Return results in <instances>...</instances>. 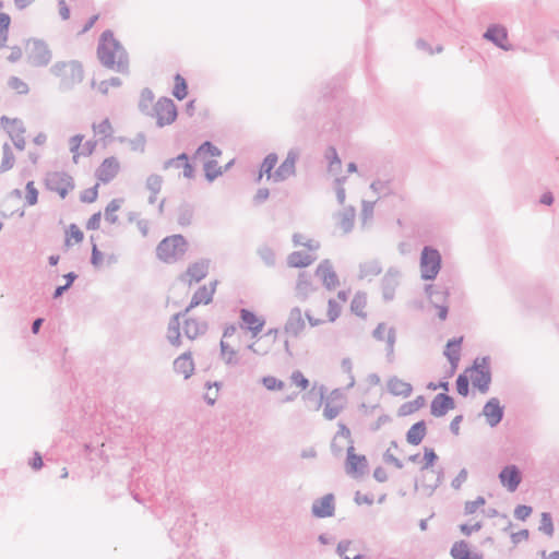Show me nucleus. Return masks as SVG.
<instances>
[{"mask_svg": "<svg viewBox=\"0 0 559 559\" xmlns=\"http://www.w3.org/2000/svg\"><path fill=\"white\" fill-rule=\"evenodd\" d=\"M240 326L251 334L255 341L251 344V349L259 355H267L275 348L278 342V330L269 329L260 335L265 326V319L257 312L248 309L239 311Z\"/></svg>", "mask_w": 559, "mask_h": 559, "instance_id": "1", "label": "nucleus"}, {"mask_svg": "<svg viewBox=\"0 0 559 559\" xmlns=\"http://www.w3.org/2000/svg\"><path fill=\"white\" fill-rule=\"evenodd\" d=\"M348 296V289H341L335 296L328 297L324 302L312 305L305 314L309 325L320 326V324L335 323L343 314Z\"/></svg>", "mask_w": 559, "mask_h": 559, "instance_id": "2", "label": "nucleus"}, {"mask_svg": "<svg viewBox=\"0 0 559 559\" xmlns=\"http://www.w3.org/2000/svg\"><path fill=\"white\" fill-rule=\"evenodd\" d=\"M98 60L108 69L124 73L128 71L129 59L126 49L111 31H105L97 48Z\"/></svg>", "mask_w": 559, "mask_h": 559, "instance_id": "3", "label": "nucleus"}, {"mask_svg": "<svg viewBox=\"0 0 559 559\" xmlns=\"http://www.w3.org/2000/svg\"><path fill=\"white\" fill-rule=\"evenodd\" d=\"M261 383L269 392H281L285 403L296 400L301 392L307 391L310 386V380L300 369L290 372L288 382L274 374H266L262 377Z\"/></svg>", "mask_w": 559, "mask_h": 559, "instance_id": "4", "label": "nucleus"}, {"mask_svg": "<svg viewBox=\"0 0 559 559\" xmlns=\"http://www.w3.org/2000/svg\"><path fill=\"white\" fill-rule=\"evenodd\" d=\"M469 382L480 393H487L491 383V370L487 358H477L473 366L465 368V370L457 377L456 389L457 393L462 396H467L469 392Z\"/></svg>", "mask_w": 559, "mask_h": 559, "instance_id": "5", "label": "nucleus"}, {"mask_svg": "<svg viewBox=\"0 0 559 559\" xmlns=\"http://www.w3.org/2000/svg\"><path fill=\"white\" fill-rule=\"evenodd\" d=\"M46 190L67 199L75 189V180L68 170H49L44 178Z\"/></svg>", "mask_w": 559, "mask_h": 559, "instance_id": "6", "label": "nucleus"}, {"mask_svg": "<svg viewBox=\"0 0 559 559\" xmlns=\"http://www.w3.org/2000/svg\"><path fill=\"white\" fill-rule=\"evenodd\" d=\"M188 250V242L181 235L164 238L156 247L157 258L165 263H174L181 259Z\"/></svg>", "mask_w": 559, "mask_h": 559, "instance_id": "7", "label": "nucleus"}, {"mask_svg": "<svg viewBox=\"0 0 559 559\" xmlns=\"http://www.w3.org/2000/svg\"><path fill=\"white\" fill-rule=\"evenodd\" d=\"M429 300V312L439 321L449 316V289L445 286L429 284L426 288Z\"/></svg>", "mask_w": 559, "mask_h": 559, "instance_id": "8", "label": "nucleus"}, {"mask_svg": "<svg viewBox=\"0 0 559 559\" xmlns=\"http://www.w3.org/2000/svg\"><path fill=\"white\" fill-rule=\"evenodd\" d=\"M0 128L9 136L11 143L20 152L26 148V126L21 118L9 117L3 115L0 117Z\"/></svg>", "mask_w": 559, "mask_h": 559, "instance_id": "9", "label": "nucleus"}, {"mask_svg": "<svg viewBox=\"0 0 559 559\" xmlns=\"http://www.w3.org/2000/svg\"><path fill=\"white\" fill-rule=\"evenodd\" d=\"M346 405V399L338 390L324 392L320 389V406L322 415L328 420H333L340 416Z\"/></svg>", "mask_w": 559, "mask_h": 559, "instance_id": "10", "label": "nucleus"}, {"mask_svg": "<svg viewBox=\"0 0 559 559\" xmlns=\"http://www.w3.org/2000/svg\"><path fill=\"white\" fill-rule=\"evenodd\" d=\"M51 73L66 86L80 83L83 80V67L79 61H61L51 67Z\"/></svg>", "mask_w": 559, "mask_h": 559, "instance_id": "11", "label": "nucleus"}, {"mask_svg": "<svg viewBox=\"0 0 559 559\" xmlns=\"http://www.w3.org/2000/svg\"><path fill=\"white\" fill-rule=\"evenodd\" d=\"M68 148L72 156V163L78 165L82 158L90 157L97 148V141L87 139L83 133H74L68 139Z\"/></svg>", "mask_w": 559, "mask_h": 559, "instance_id": "12", "label": "nucleus"}, {"mask_svg": "<svg viewBox=\"0 0 559 559\" xmlns=\"http://www.w3.org/2000/svg\"><path fill=\"white\" fill-rule=\"evenodd\" d=\"M441 267V255L437 249L426 247L421 251L420 272L426 281L435 280Z\"/></svg>", "mask_w": 559, "mask_h": 559, "instance_id": "13", "label": "nucleus"}, {"mask_svg": "<svg viewBox=\"0 0 559 559\" xmlns=\"http://www.w3.org/2000/svg\"><path fill=\"white\" fill-rule=\"evenodd\" d=\"M153 117L158 127L171 124L178 117L176 104L168 97H160L154 105Z\"/></svg>", "mask_w": 559, "mask_h": 559, "instance_id": "14", "label": "nucleus"}, {"mask_svg": "<svg viewBox=\"0 0 559 559\" xmlns=\"http://www.w3.org/2000/svg\"><path fill=\"white\" fill-rule=\"evenodd\" d=\"M314 276L326 290H335L341 285V277L330 260H323L317 265Z\"/></svg>", "mask_w": 559, "mask_h": 559, "instance_id": "15", "label": "nucleus"}, {"mask_svg": "<svg viewBox=\"0 0 559 559\" xmlns=\"http://www.w3.org/2000/svg\"><path fill=\"white\" fill-rule=\"evenodd\" d=\"M25 56L35 67L46 66L51 60V53L47 45L34 38L25 43Z\"/></svg>", "mask_w": 559, "mask_h": 559, "instance_id": "16", "label": "nucleus"}, {"mask_svg": "<svg viewBox=\"0 0 559 559\" xmlns=\"http://www.w3.org/2000/svg\"><path fill=\"white\" fill-rule=\"evenodd\" d=\"M368 469L366 456L358 453L353 444L347 447L345 471L350 477H361Z\"/></svg>", "mask_w": 559, "mask_h": 559, "instance_id": "17", "label": "nucleus"}, {"mask_svg": "<svg viewBox=\"0 0 559 559\" xmlns=\"http://www.w3.org/2000/svg\"><path fill=\"white\" fill-rule=\"evenodd\" d=\"M121 171V163L118 157L109 156L103 159L96 169L97 181L100 183H109L112 181Z\"/></svg>", "mask_w": 559, "mask_h": 559, "instance_id": "18", "label": "nucleus"}, {"mask_svg": "<svg viewBox=\"0 0 559 559\" xmlns=\"http://www.w3.org/2000/svg\"><path fill=\"white\" fill-rule=\"evenodd\" d=\"M209 273L207 263L204 261H197L187 267L186 272L181 275V282L186 287L191 289L203 281Z\"/></svg>", "mask_w": 559, "mask_h": 559, "instance_id": "19", "label": "nucleus"}, {"mask_svg": "<svg viewBox=\"0 0 559 559\" xmlns=\"http://www.w3.org/2000/svg\"><path fill=\"white\" fill-rule=\"evenodd\" d=\"M221 345L224 359L230 364L236 357L239 345L238 331L235 325L226 328Z\"/></svg>", "mask_w": 559, "mask_h": 559, "instance_id": "20", "label": "nucleus"}, {"mask_svg": "<svg viewBox=\"0 0 559 559\" xmlns=\"http://www.w3.org/2000/svg\"><path fill=\"white\" fill-rule=\"evenodd\" d=\"M217 281H212L207 284H202L199 288H197L192 295L189 307L186 309V312L200 305H207L212 302L213 296L217 289Z\"/></svg>", "mask_w": 559, "mask_h": 559, "instance_id": "21", "label": "nucleus"}, {"mask_svg": "<svg viewBox=\"0 0 559 559\" xmlns=\"http://www.w3.org/2000/svg\"><path fill=\"white\" fill-rule=\"evenodd\" d=\"M306 330V321L302 316L301 309L295 308L290 310L287 320L284 324V332L288 337H299Z\"/></svg>", "mask_w": 559, "mask_h": 559, "instance_id": "22", "label": "nucleus"}, {"mask_svg": "<svg viewBox=\"0 0 559 559\" xmlns=\"http://www.w3.org/2000/svg\"><path fill=\"white\" fill-rule=\"evenodd\" d=\"M499 479L501 485L510 492L516 490L521 483L522 475L515 465H507L500 473Z\"/></svg>", "mask_w": 559, "mask_h": 559, "instance_id": "23", "label": "nucleus"}, {"mask_svg": "<svg viewBox=\"0 0 559 559\" xmlns=\"http://www.w3.org/2000/svg\"><path fill=\"white\" fill-rule=\"evenodd\" d=\"M411 461L415 463L421 472H427L435 467L438 455L432 448L425 447L423 453L412 455Z\"/></svg>", "mask_w": 559, "mask_h": 559, "instance_id": "24", "label": "nucleus"}, {"mask_svg": "<svg viewBox=\"0 0 559 559\" xmlns=\"http://www.w3.org/2000/svg\"><path fill=\"white\" fill-rule=\"evenodd\" d=\"M450 555L453 559H484L483 552L475 550L465 540L455 542L451 548Z\"/></svg>", "mask_w": 559, "mask_h": 559, "instance_id": "25", "label": "nucleus"}, {"mask_svg": "<svg viewBox=\"0 0 559 559\" xmlns=\"http://www.w3.org/2000/svg\"><path fill=\"white\" fill-rule=\"evenodd\" d=\"M373 336L384 344L388 355L392 356L395 343V333L393 328L388 325L386 323H380L376 328Z\"/></svg>", "mask_w": 559, "mask_h": 559, "instance_id": "26", "label": "nucleus"}, {"mask_svg": "<svg viewBox=\"0 0 559 559\" xmlns=\"http://www.w3.org/2000/svg\"><path fill=\"white\" fill-rule=\"evenodd\" d=\"M334 512V496L331 493L323 496L321 499L317 500L312 506V513L319 519H324V516H333Z\"/></svg>", "mask_w": 559, "mask_h": 559, "instance_id": "27", "label": "nucleus"}, {"mask_svg": "<svg viewBox=\"0 0 559 559\" xmlns=\"http://www.w3.org/2000/svg\"><path fill=\"white\" fill-rule=\"evenodd\" d=\"M454 407V400L451 396L441 393L436 395L435 399L431 401L430 412L433 416L440 417L447 414L449 411L453 409Z\"/></svg>", "mask_w": 559, "mask_h": 559, "instance_id": "28", "label": "nucleus"}, {"mask_svg": "<svg viewBox=\"0 0 559 559\" xmlns=\"http://www.w3.org/2000/svg\"><path fill=\"white\" fill-rule=\"evenodd\" d=\"M483 415L487 419V424L490 426H497L503 416V407L500 405L499 400H489L484 405Z\"/></svg>", "mask_w": 559, "mask_h": 559, "instance_id": "29", "label": "nucleus"}, {"mask_svg": "<svg viewBox=\"0 0 559 559\" xmlns=\"http://www.w3.org/2000/svg\"><path fill=\"white\" fill-rule=\"evenodd\" d=\"M428 433L427 423L425 420H419L415 423L408 431L405 433V441L408 444L418 445L420 444Z\"/></svg>", "mask_w": 559, "mask_h": 559, "instance_id": "30", "label": "nucleus"}, {"mask_svg": "<svg viewBox=\"0 0 559 559\" xmlns=\"http://www.w3.org/2000/svg\"><path fill=\"white\" fill-rule=\"evenodd\" d=\"M12 143L4 142L1 146L0 174L10 171L16 165V154L13 152Z\"/></svg>", "mask_w": 559, "mask_h": 559, "instance_id": "31", "label": "nucleus"}, {"mask_svg": "<svg viewBox=\"0 0 559 559\" xmlns=\"http://www.w3.org/2000/svg\"><path fill=\"white\" fill-rule=\"evenodd\" d=\"M462 342L463 337L453 338L451 341H448V344H445L444 347L443 354L448 361L451 362L453 369H456V367L459 366V361L461 359Z\"/></svg>", "mask_w": 559, "mask_h": 559, "instance_id": "32", "label": "nucleus"}, {"mask_svg": "<svg viewBox=\"0 0 559 559\" xmlns=\"http://www.w3.org/2000/svg\"><path fill=\"white\" fill-rule=\"evenodd\" d=\"M388 390L392 395L402 399L409 397L413 393L412 384L399 378H392L388 381Z\"/></svg>", "mask_w": 559, "mask_h": 559, "instance_id": "33", "label": "nucleus"}, {"mask_svg": "<svg viewBox=\"0 0 559 559\" xmlns=\"http://www.w3.org/2000/svg\"><path fill=\"white\" fill-rule=\"evenodd\" d=\"M350 311L357 317L365 318L368 309L367 295L365 292L358 290L350 299Z\"/></svg>", "mask_w": 559, "mask_h": 559, "instance_id": "34", "label": "nucleus"}, {"mask_svg": "<svg viewBox=\"0 0 559 559\" xmlns=\"http://www.w3.org/2000/svg\"><path fill=\"white\" fill-rule=\"evenodd\" d=\"M314 261V257L306 251H294L287 257V264L290 267H307Z\"/></svg>", "mask_w": 559, "mask_h": 559, "instance_id": "35", "label": "nucleus"}, {"mask_svg": "<svg viewBox=\"0 0 559 559\" xmlns=\"http://www.w3.org/2000/svg\"><path fill=\"white\" fill-rule=\"evenodd\" d=\"M84 240V233L76 224H70L64 231L66 248H73Z\"/></svg>", "mask_w": 559, "mask_h": 559, "instance_id": "36", "label": "nucleus"}, {"mask_svg": "<svg viewBox=\"0 0 559 559\" xmlns=\"http://www.w3.org/2000/svg\"><path fill=\"white\" fill-rule=\"evenodd\" d=\"M163 180L158 175H152L146 179L145 189L148 193V202L154 204L158 201L162 191Z\"/></svg>", "mask_w": 559, "mask_h": 559, "instance_id": "37", "label": "nucleus"}, {"mask_svg": "<svg viewBox=\"0 0 559 559\" xmlns=\"http://www.w3.org/2000/svg\"><path fill=\"white\" fill-rule=\"evenodd\" d=\"M91 130L94 133V136L99 139H107L114 134V127L108 118H102L94 121L91 126Z\"/></svg>", "mask_w": 559, "mask_h": 559, "instance_id": "38", "label": "nucleus"}, {"mask_svg": "<svg viewBox=\"0 0 559 559\" xmlns=\"http://www.w3.org/2000/svg\"><path fill=\"white\" fill-rule=\"evenodd\" d=\"M166 168H178L182 169V174L187 178H191L193 176V167L189 163V158L187 154H181L176 158L169 159L166 163Z\"/></svg>", "mask_w": 559, "mask_h": 559, "instance_id": "39", "label": "nucleus"}, {"mask_svg": "<svg viewBox=\"0 0 559 559\" xmlns=\"http://www.w3.org/2000/svg\"><path fill=\"white\" fill-rule=\"evenodd\" d=\"M485 37L487 39L492 40L496 45L507 50L508 46V35L504 27L493 26L490 27L487 33H485Z\"/></svg>", "mask_w": 559, "mask_h": 559, "instance_id": "40", "label": "nucleus"}, {"mask_svg": "<svg viewBox=\"0 0 559 559\" xmlns=\"http://www.w3.org/2000/svg\"><path fill=\"white\" fill-rule=\"evenodd\" d=\"M426 404V400L424 396H417L414 400H411L409 402L403 403L399 409L397 415L401 417L411 416L418 411H420Z\"/></svg>", "mask_w": 559, "mask_h": 559, "instance_id": "41", "label": "nucleus"}, {"mask_svg": "<svg viewBox=\"0 0 559 559\" xmlns=\"http://www.w3.org/2000/svg\"><path fill=\"white\" fill-rule=\"evenodd\" d=\"M175 370L185 379L189 378L194 370V365L189 354H183L175 360Z\"/></svg>", "mask_w": 559, "mask_h": 559, "instance_id": "42", "label": "nucleus"}, {"mask_svg": "<svg viewBox=\"0 0 559 559\" xmlns=\"http://www.w3.org/2000/svg\"><path fill=\"white\" fill-rule=\"evenodd\" d=\"M7 87L12 95H26L31 92L28 83L20 76H10Z\"/></svg>", "mask_w": 559, "mask_h": 559, "instance_id": "43", "label": "nucleus"}, {"mask_svg": "<svg viewBox=\"0 0 559 559\" xmlns=\"http://www.w3.org/2000/svg\"><path fill=\"white\" fill-rule=\"evenodd\" d=\"M296 166V155L288 154L286 159L281 164V166L275 170L274 177L275 179H284L294 174Z\"/></svg>", "mask_w": 559, "mask_h": 559, "instance_id": "44", "label": "nucleus"}, {"mask_svg": "<svg viewBox=\"0 0 559 559\" xmlns=\"http://www.w3.org/2000/svg\"><path fill=\"white\" fill-rule=\"evenodd\" d=\"M221 150L213 143H210L207 141L201 144L197 151V155L203 158L204 160L213 159L215 157L221 156Z\"/></svg>", "mask_w": 559, "mask_h": 559, "instance_id": "45", "label": "nucleus"}, {"mask_svg": "<svg viewBox=\"0 0 559 559\" xmlns=\"http://www.w3.org/2000/svg\"><path fill=\"white\" fill-rule=\"evenodd\" d=\"M338 554L344 559H364L362 555L354 547L352 542H342L337 547Z\"/></svg>", "mask_w": 559, "mask_h": 559, "instance_id": "46", "label": "nucleus"}, {"mask_svg": "<svg viewBox=\"0 0 559 559\" xmlns=\"http://www.w3.org/2000/svg\"><path fill=\"white\" fill-rule=\"evenodd\" d=\"M182 328L185 334L191 340L199 336L204 330V325L202 322H198L195 320L190 319H185Z\"/></svg>", "mask_w": 559, "mask_h": 559, "instance_id": "47", "label": "nucleus"}, {"mask_svg": "<svg viewBox=\"0 0 559 559\" xmlns=\"http://www.w3.org/2000/svg\"><path fill=\"white\" fill-rule=\"evenodd\" d=\"M324 157L328 162V169L332 171L333 174H337L341 170L342 162L338 157V154L335 150V147H330L325 151Z\"/></svg>", "mask_w": 559, "mask_h": 559, "instance_id": "48", "label": "nucleus"}, {"mask_svg": "<svg viewBox=\"0 0 559 559\" xmlns=\"http://www.w3.org/2000/svg\"><path fill=\"white\" fill-rule=\"evenodd\" d=\"M11 17L7 13H0V49L7 46Z\"/></svg>", "mask_w": 559, "mask_h": 559, "instance_id": "49", "label": "nucleus"}, {"mask_svg": "<svg viewBox=\"0 0 559 559\" xmlns=\"http://www.w3.org/2000/svg\"><path fill=\"white\" fill-rule=\"evenodd\" d=\"M99 185L100 182L97 181L93 187L83 190L80 194V201L86 204L95 203L99 197Z\"/></svg>", "mask_w": 559, "mask_h": 559, "instance_id": "50", "label": "nucleus"}, {"mask_svg": "<svg viewBox=\"0 0 559 559\" xmlns=\"http://www.w3.org/2000/svg\"><path fill=\"white\" fill-rule=\"evenodd\" d=\"M173 95L178 99H183L188 95V85L183 76L177 74L175 76V86H173Z\"/></svg>", "mask_w": 559, "mask_h": 559, "instance_id": "51", "label": "nucleus"}, {"mask_svg": "<svg viewBox=\"0 0 559 559\" xmlns=\"http://www.w3.org/2000/svg\"><path fill=\"white\" fill-rule=\"evenodd\" d=\"M204 174L209 180H213L223 174V167L214 159H206L204 163Z\"/></svg>", "mask_w": 559, "mask_h": 559, "instance_id": "52", "label": "nucleus"}, {"mask_svg": "<svg viewBox=\"0 0 559 559\" xmlns=\"http://www.w3.org/2000/svg\"><path fill=\"white\" fill-rule=\"evenodd\" d=\"M123 201L121 199L111 200L105 209V217L111 223L117 222V212L121 209Z\"/></svg>", "mask_w": 559, "mask_h": 559, "instance_id": "53", "label": "nucleus"}, {"mask_svg": "<svg viewBox=\"0 0 559 559\" xmlns=\"http://www.w3.org/2000/svg\"><path fill=\"white\" fill-rule=\"evenodd\" d=\"M276 164H277V156L275 154H269L265 157V159L261 166L260 177H262L263 175H266L267 178H271L272 170L274 169Z\"/></svg>", "mask_w": 559, "mask_h": 559, "instance_id": "54", "label": "nucleus"}, {"mask_svg": "<svg viewBox=\"0 0 559 559\" xmlns=\"http://www.w3.org/2000/svg\"><path fill=\"white\" fill-rule=\"evenodd\" d=\"M25 200L31 206H34L38 202V190L34 181H28L25 187Z\"/></svg>", "mask_w": 559, "mask_h": 559, "instance_id": "55", "label": "nucleus"}, {"mask_svg": "<svg viewBox=\"0 0 559 559\" xmlns=\"http://www.w3.org/2000/svg\"><path fill=\"white\" fill-rule=\"evenodd\" d=\"M179 320H180V316H177L175 319V324L168 326L167 338L169 340V342L173 345H178L180 343V332H179L180 322H179Z\"/></svg>", "mask_w": 559, "mask_h": 559, "instance_id": "56", "label": "nucleus"}, {"mask_svg": "<svg viewBox=\"0 0 559 559\" xmlns=\"http://www.w3.org/2000/svg\"><path fill=\"white\" fill-rule=\"evenodd\" d=\"M485 506V499L483 497H477L475 500L467 501L464 506V514L465 515H472L475 514L477 511L483 509Z\"/></svg>", "mask_w": 559, "mask_h": 559, "instance_id": "57", "label": "nucleus"}, {"mask_svg": "<svg viewBox=\"0 0 559 559\" xmlns=\"http://www.w3.org/2000/svg\"><path fill=\"white\" fill-rule=\"evenodd\" d=\"M338 225H340V228L344 233L349 231L353 228V225H354V213L353 212L342 213L338 216Z\"/></svg>", "mask_w": 559, "mask_h": 559, "instance_id": "58", "label": "nucleus"}, {"mask_svg": "<svg viewBox=\"0 0 559 559\" xmlns=\"http://www.w3.org/2000/svg\"><path fill=\"white\" fill-rule=\"evenodd\" d=\"M397 443L393 441L391 445L388 448L386 452L384 453V460L385 462L394 465L396 468H402V461L399 457H396L392 452V449L397 450Z\"/></svg>", "mask_w": 559, "mask_h": 559, "instance_id": "59", "label": "nucleus"}, {"mask_svg": "<svg viewBox=\"0 0 559 559\" xmlns=\"http://www.w3.org/2000/svg\"><path fill=\"white\" fill-rule=\"evenodd\" d=\"M120 81L118 79H110L109 81H103L99 84H94V88L103 95H107L110 87H118Z\"/></svg>", "mask_w": 559, "mask_h": 559, "instance_id": "60", "label": "nucleus"}, {"mask_svg": "<svg viewBox=\"0 0 559 559\" xmlns=\"http://www.w3.org/2000/svg\"><path fill=\"white\" fill-rule=\"evenodd\" d=\"M340 439L352 444L350 430L344 424H338V430H337L336 436L334 437V441L332 444L333 448L336 447V441Z\"/></svg>", "mask_w": 559, "mask_h": 559, "instance_id": "61", "label": "nucleus"}, {"mask_svg": "<svg viewBox=\"0 0 559 559\" xmlns=\"http://www.w3.org/2000/svg\"><path fill=\"white\" fill-rule=\"evenodd\" d=\"M219 393V386L217 383L215 384H209L206 386V392L204 394V399L209 404H214L217 401Z\"/></svg>", "mask_w": 559, "mask_h": 559, "instance_id": "62", "label": "nucleus"}, {"mask_svg": "<svg viewBox=\"0 0 559 559\" xmlns=\"http://www.w3.org/2000/svg\"><path fill=\"white\" fill-rule=\"evenodd\" d=\"M481 527V522L476 521L472 524L469 523H463L460 525V531L464 536H471L473 533L479 531Z\"/></svg>", "mask_w": 559, "mask_h": 559, "instance_id": "63", "label": "nucleus"}, {"mask_svg": "<svg viewBox=\"0 0 559 559\" xmlns=\"http://www.w3.org/2000/svg\"><path fill=\"white\" fill-rule=\"evenodd\" d=\"M295 243L298 246L307 247L310 250H317V248L319 247L318 243L313 239L306 238L302 235L295 236Z\"/></svg>", "mask_w": 559, "mask_h": 559, "instance_id": "64", "label": "nucleus"}]
</instances>
